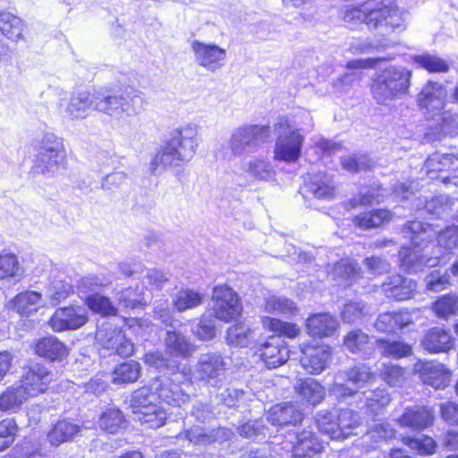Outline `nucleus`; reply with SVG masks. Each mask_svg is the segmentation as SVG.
I'll use <instances>...</instances> for the list:
<instances>
[{
    "label": "nucleus",
    "mask_w": 458,
    "mask_h": 458,
    "mask_svg": "<svg viewBox=\"0 0 458 458\" xmlns=\"http://www.w3.org/2000/svg\"><path fill=\"white\" fill-rule=\"evenodd\" d=\"M343 20L349 25L365 23L381 35L403 31L409 21V13L394 5H385L383 0H368L360 6H345Z\"/></svg>",
    "instance_id": "1"
},
{
    "label": "nucleus",
    "mask_w": 458,
    "mask_h": 458,
    "mask_svg": "<svg viewBox=\"0 0 458 458\" xmlns=\"http://www.w3.org/2000/svg\"><path fill=\"white\" fill-rule=\"evenodd\" d=\"M199 144V130L195 124H186L174 130L169 140L160 147L149 163L152 174L188 163L195 156Z\"/></svg>",
    "instance_id": "2"
},
{
    "label": "nucleus",
    "mask_w": 458,
    "mask_h": 458,
    "mask_svg": "<svg viewBox=\"0 0 458 458\" xmlns=\"http://www.w3.org/2000/svg\"><path fill=\"white\" fill-rule=\"evenodd\" d=\"M403 233L410 237L412 247H403L399 251L401 267L408 273H415L424 267H436L438 256H429L428 245L424 242L434 239L436 232L433 225L420 221H411L404 225Z\"/></svg>",
    "instance_id": "3"
},
{
    "label": "nucleus",
    "mask_w": 458,
    "mask_h": 458,
    "mask_svg": "<svg viewBox=\"0 0 458 458\" xmlns=\"http://www.w3.org/2000/svg\"><path fill=\"white\" fill-rule=\"evenodd\" d=\"M262 326L276 335L270 336L260 346L259 355L268 369H275L286 362L289 358V351L283 344L280 336L295 338L300 333V328L295 324L270 317L262 318Z\"/></svg>",
    "instance_id": "4"
},
{
    "label": "nucleus",
    "mask_w": 458,
    "mask_h": 458,
    "mask_svg": "<svg viewBox=\"0 0 458 458\" xmlns=\"http://www.w3.org/2000/svg\"><path fill=\"white\" fill-rule=\"evenodd\" d=\"M411 72L401 66H389L377 72L372 80L370 91L379 105H389L408 92Z\"/></svg>",
    "instance_id": "5"
},
{
    "label": "nucleus",
    "mask_w": 458,
    "mask_h": 458,
    "mask_svg": "<svg viewBox=\"0 0 458 458\" xmlns=\"http://www.w3.org/2000/svg\"><path fill=\"white\" fill-rule=\"evenodd\" d=\"M142 94L134 89H126L120 93L96 92L95 110L111 119L121 122L140 113Z\"/></svg>",
    "instance_id": "6"
},
{
    "label": "nucleus",
    "mask_w": 458,
    "mask_h": 458,
    "mask_svg": "<svg viewBox=\"0 0 458 458\" xmlns=\"http://www.w3.org/2000/svg\"><path fill=\"white\" fill-rule=\"evenodd\" d=\"M151 382L158 399L169 405L182 407L190 400L188 392L191 388V380L189 365H177L176 370L169 377L160 376Z\"/></svg>",
    "instance_id": "7"
},
{
    "label": "nucleus",
    "mask_w": 458,
    "mask_h": 458,
    "mask_svg": "<svg viewBox=\"0 0 458 458\" xmlns=\"http://www.w3.org/2000/svg\"><path fill=\"white\" fill-rule=\"evenodd\" d=\"M33 148L36 154L34 172L42 174H54L64 167L66 151L62 138L53 132H44L35 138Z\"/></svg>",
    "instance_id": "8"
},
{
    "label": "nucleus",
    "mask_w": 458,
    "mask_h": 458,
    "mask_svg": "<svg viewBox=\"0 0 458 458\" xmlns=\"http://www.w3.org/2000/svg\"><path fill=\"white\" fill-rule=\"evenodd\" d=\"M157 399L156 391L152 389V382L148 386L135 390L130 400L134 419L150 428L162 427L166 420L167 412L157 404Z\"/></svg>",
    "instance_id": "9"
},
{
    "label": "nucleus",
    "mask_w": 458,
    "mask_h": 458,
    "mask_svg": "<svg viewBox=\"0 0 458 458\" xmlns=\"http://www.w3.org/2000/svg\"><path fill=\"white\" fill-rule=\"evenodd\" d=\"M446 96L447 90L443 84L428 81L422 87L417 99L420 107L440 123L444 131L451 127L452 123L458 119V115H453L444 110Z\"/></svg>",
    "instance_id": "10"
},
{
    "label": "nucleus",
    "mask_w": 458,
    "mask_h": 458,
    "mask_svg": "<svg viewBox=\"0 0 458 458\" xmlns=\"http://www.w3.org/2000/svg\"><path fill=\"white\" fill-rule=\"evenodd\" d=\"M275 132L277 135L274 159L287 164L295 163L301 156L304 136L300 130L292 127L288 118L282 117L275 124Z\"/></svg>",
    "instance_id": "11"
},
{
    "label": "nucleus",
    "mask_w": 458,
    "mask_h": 458,
    "mask_svg": "<svg viewBox=\"0 0 458 458\" xmlns=\"http://www.w3.org/2000/svg\"><path fill=\"white\" fill-rule=\"evenodd\" d=\"M374 380L375 374L371 369L365 364H359L338 371L335 375V381L329 388V393L338 400H344L353 396Z\"/></svg>",
    "instance_id": "12"
},
{
    "label": "nucleus",
    "mask_w": 458,
    "mask_h": 458,
    "mask_svg": "<svg viewBox=\"0 0 458 458\" xmlns=\"http://www.w3.org/2000/svg\"><path fill=\"white\" fill-rule=\"evenodd\" d=\"M270 130L266 125L246 124L232 132L228 148L232 154L240 157L256 151L259 146L269 137Z\"/></svg>",
    "instance_id": "13"
},
{
    "label": "nucleus",
    "mask_w": 458,
    "mask_h": 458,
    "mask_svg": "<svg viewBox=\"0 0 458 458\" xmlns=\"http://www.w3.org/2000/svg\"><path fill=\"white\" fill-rule=\"evenodd\" d=\"M212 303L214 316L219 320L230 322L242 313L237 293L227 285H217L213 289Z\"/></svg>",
    "instance_id": "14"
},
{
    "label": "nucleus",
    "mask_w": 458,
    "mask_h": 458,
    "mask_svg": "<svg viewBox=\"0 0 458 458\" xmlns=\"http://www.w3.org/2000/svg\"><path fill=\"white\" fill-rule=\"evenodd\" d=\"M53 379L54 375L46 365L35 363L23 369L17 383L26 396L30 399L44 394Z\"/></svg>",
    "instance_id": "15"
},
{
    "label": "nucleus",
    "mask_w": 458,
    "mask_h": 458,
    "mask_svg": "<svg viewBox=\"0 0 458 458\" xmlns=\"http://www.w3.org/2000/svg\"><path fill=\"white\" fill-rule=\"evenodd\" d=\"M191 50L196 64L204 70L216 72L224 67L226 61V50L215 43L192 40Z\"/></svg>",
    "instance_id": "16"
},
{
    "label": "nucleus",
    "mask_w": 458,
    "mask_h": 458,
    "mask_svg": "<svg viewBox=\"0 0 458 458\" xmlns=\"http://www.w3.org/2000/svg\"><path fill=\"white\" fill-rule=\"evenodd\" d=\"M89 321L88 310L84 306L70 305L58 308L48 320L54 332L73 331L82 327Z\"/></svg>",
    "instance_id": "17"
},
{
    "label": "nucleus",
    "mask_w": 458,
    "mask_h": 458,
    "mask_svg": "<svg viewBox=\"0 0 458 458\" xmlns=\"http://www.w3.org/2000/svg\"><path fill=\"white\" fill-rule=\"evenodd\" d=\"M96 340L103 348L122 357L131 356L134 351L133 344L126 338L124 333L121 329L113 328L109 324L98 328Z\"/></svg>",
    "instance_id": "18"
},
{
    "label": "nucleus",
    "mask_w": 458,
    "mask_h": 458,
    "mask_svg": "<svg viewBox=\"0 0 458 458\" xmlns=\"http://www.w3.org/2000/svg\"><path fill=\"white\" fill-rule=\"evenodd\" d=\"M225 369L226 364L221 354L206 352L199 357L195 366V376L211 386H216L221 382Z\"/></svg>",
    "instance_id": "19"
},
{
    "label": "nucleus",
    "mask_w": 458,
    "mask_h": 458,
    "mask_svg": "<svg viewBox=\"0 0 458 458\" xmlns=\"http://www.w3.org/2000/svg\"><path fill=\"white\" fill-rule=\"evenodd\" d=\"M301 364L307 373L319 375L332 361V349L329 345H303Z\"/></svg>",
    "instance_id": "20"
},
{
    "label": "nucleus",
    "mask_w": 458,
    "mask_h": 458,
    "mask_svg": "<svg viewBox=\"0 0 458 458\" xmlns=\"http://www.w3.org/2000/svg\"><path fill=\"white\" fill-rule=\"evenodd\" d=\"M423 169L431 179L434 178L431 174L447 173L446 175H440L444 182L457 184L458 179V152L454 154L434 153L429 156L424 163Z\"/></svg>",
    "instance_id": "21"
},
{
    "label": "nucleus",
    "mask_w": 458,
    "mask_h": 458,
    "mask_svg": "<svg viewBox=\"0 0 458 458\" xmlns=\"http://www.w3.org/2000/svg\"><path fill=\"white\" fill-rule=\"evenodd\" d=\"M96 92H80L70 98L64 105L60 103V113L68 121L83 120L89 115L91 108L95 110Z\"/></svg>",
    "instance_id": "22"
},
{
    "label": "nucleus",
    "mask_w": 458,
    "mask_h": 458,
    "mask_svg": "<svg viewBox=\"0 0 458 458\" xmlns=\"http://www.w3.org/2000/svg\"><path fill=\"white\" fill-rule=\"evenodd\" d=\"M414 370L424 384L429 385L435 389L445 388L450 382V371L438 362L420 360L415 363Z\"/></svg>",
    "instance_id": "23"
},
{
    "label": "nucleus",
    "mask_w": 458,
    "mask_h": 458,
    "mask_svg": "<svg viewBox=\"0 0 458 458\" xmlns=\"http://www.w3.org/2000/svg\"><path fill=\"white\" fill-rule=\"evenodd\" d=\"M416 288V281L401 275L387 276L381 284V290L385 296L389 300L396 301L411 299Z\"/></svg>",
    "instance_id": "24"
},
{
    "label": "nucleus",
    "mask_w": 458,
    "mask_h": 458,
    "mask_svg": "<svg viewBox=\"0 0 458 458\" xmlns=\"http://www.w3.org/2000/svg\"><path fill=\"white\" fill-rule=\"evenodd\" d=\"M293 437L295 443L293 445V458H321L324 450L322 441L310 430H303L296 434H290Z\"/></svg>",
    "instance_id": "25"
},
{
    "label": "nucleus",
    "mask_w": 458,
    "mask_h": 458,
    "mask_svg": "<svg viewBox=\"0 0 458 458\" xmlns=\"http://www.w3.org/2000/svg\"><path fill=\"white\" fill-rule=\"evenodd\" d=\"M233 435L230 428H217L211 430L201 426L194 425L186 429L183 436L188 441L195 445H206L215 442H224Z\"/></svg>",
    "instance_id": "26"
},
{
    "label": "nucleus",
    "mask_w": 458,
    "mask_h": 458,
    "mask_svg": "<svg viewBox=\"0 0 458 458\" xmlns=\"http://www.w3.org/2000/svg\"><path fill=\"white\" fill-rule=\"evenodd\" d=\"M327 274L340 284L351 285L361 274L358 263L350 258L342 259L333 266H327Z\"/></svg>",
    "instance_id": "27"
},
{
    "label": "nucleus",
    "mask_w": 458,
    "mask_h": 458,
    "mask_svg": "<svg viewBox=\"0 0 458 458\" xmlns=\"http://www.w3.org/2000/svg\"><path fill=\"white\" fill-rule=\"evenodd\" d=\"M305 188L317 199H331L335 196V184L332 176L318 172L308 174Z\"/></svg>",
    "instance_id": "28"
},
{
    "label": "nucleus",
    "mask_w": 458,
    "mask_h": 458,
    "mask_svg": "<svg viewBox=\"0 0 458 458\" xmlns=\"http://www.w3.org/2000/svg\"><path fill=\"white\" fill-rule=\"evenodd\" d=\"M433 421V411L425 406L407 408L397 420L401 427L409 428L413 430H422L431 426Z\"/></svg>",
    "instance_id": "29"
},
{
    "label": "nucleus",
    "mask_w": 458,
    "mask_h": 458,
    "mask_svg": "<svg viewBox=\"0 0 458 458\" xmlns=\"http://www.w3.org/2000/svg\"><path fill=\"white\" fill-rule=\"evenodd\" d=\"M34 352L51 361H62L69 355L68 347L55 336H47L36 341Z\"/></svg>",
    "instance_id": "30"
},
{
    "label": "nucleus",
    "mask_w": 458,
    "mask_h": 458,
    "mask_svg": "<svg viewBox=\"0 0 458 458\" xmlns=\"http://www.w3.org/2000/svg\"><path fill=\"white\" fill-rule=\"evenodd\" d=\"M294 389L301 403L311 406L319 404L326 397L325 387L310 377L299 379Z\"/></svg>",
    "instance_id": "31"
},
{
    "label": "nucleus",
    "mask_w": 458,
    "mask_h": 458,
    "mask_svg": "<svg viewBox=\"0 0 458 458\" xmlns=\"http://www.w3.org/2000/svg\"><path fill=\"white\" fill-rule=\"evenodd\" d=\"M421 344L430 353L446 352L454 347V338L445 329L432 327L425 334Z\"/></svg>",
    "instance_id": "32"
},
{
    "label": "nucleus",
    "mask_w": 458,
    "mask_h": 458,
    "mask_svg": "<svg viewBox=\"0 0 458 458\" xmlns=\"http://www.w3.org/2000/svg\"><path fill=\"white\" fill-rule=\"evenodd\" d=\"M309 335L327 337L334 335L339 327L337 319L329 313H318L310 316L306 320Z\"/></svg>",
    "instance_id": "33"
},
{
    "label": "nucleus",
    "mask_w": 458,
    "mask_h": 458,
    "mask_svg": "<svg viewBox=\"0 0 458 458\" xmlns=\"http://www.w3.org/2000/svg\"><path fill=\"white\" fill-rule=\"evenodd\" d=\"M81 426L67 420H60L54 423L47 434V440L52 446L72 441L81 432Z\"/></svg>",
    "instance_id": "34"
},
{
    "label": "nucleus",
    "mask_w": 458,
    "mask_h": 458,
    "mask_svg": "<svg viewBox=\"0 0 458 458\" xmlns=\"http://www.w3.org/2000/svg\"><path fill=\"white\" fill-rule=\"evenodd\" d=\"M11 308L21 316L29 317L45 306L42 296L35 291H25L17 294L11 301Z\"/></svg>",
    "instance_id": "35"
},
{
    "label": "nucleus",
    "mask_w": 458,
    "mask_h": 458,
    "mask_svg": "<svg viewBox=\"0 0 458 458\" xmlns=\"http://www.w3.org/2000/svg\"><path fill=\"white\" fill-rule=\"evenodd\" d=\"M302 419V413L292 403L273 406L267 415V420L274 426L296 424Z\"/></svg>",
    "instance_id": "36"
},
{
    "label": "nucleus",
    "mask_w": 458,
    "mask_h": 458,
    "mask_svg": "<svg viewBox=\"0 0 458 458\" xmlns=\"http://www.w3.org/2000/svg\"><path fill=\"white\" fill-rule=\"evenodd\" d=\"M30 399L23 393L18 383L8 386L0 394V411L8 413L18 412Z\"/></svg>",
    "instance_id": "37"
},
{
    "label": "nucleus",
    "mask_w": 458,
    "mask_h": 458,
    "mask_svg": "<svg viewBox=\"0 0 458 458\" xmlns=\"http://www.w3.org/2000/svg\"><path fill=\"white\" fill-rule=\"evenodd\" d=\"M344 348L352 353L369 355L373 351L370 337L361 329H352L344 337Z\"/></svg>",
    "instance_id": "38"
},
{
    "label": "nucleus",
    "mask_w": 458,
    "mask_h": 458,
    "mask_svg": "<svg viewBox=\"0 0 458 458\" xmlns=\"http://www.w3.org/2000/svg\"><path fill=\"white\" fill-rule=\"evenodd\" d=\"M204 301V294L191 288H182L172 295V304L178 312H185L199 307Z\"/></svg>",
    "instance_id": "39"
},
{
    "label": "nucleus",
    "mask_w": 458,
    "mask_h": 458,
    "mask_svg": "<svg viewBox=\"0 0 458 458\" xmlns=\"http://www.w3.org/2000/svg\"><path fill=\"white\" fill-rule=\"evenodd\" d=\"M25 29V22L20 17L9 12H0V31L8 39L15 42L22 39Z\"/></svg>",
    "instance_id": "40"
},
{
    "label": "nucleus",
    "mask_w": 458,
    "mask_h": 458,
    "mask_svg": "<svg viewBox=\"0 0 458 458\" xmlns=\"http://www.w3.org/2000/svg\"><path fill=\"white\" fill-rule=\"evenodd\" d=\"M165 343L166 352L172 356L186 358L195 351L187 338L177 331L168 330Z\"/></svg>",
    "instance_id": "41"
},
{
    "label": "nucleus",
    "mask_w": 458,
    "mask_h": 458,
    "mask_svg": "<svg viewBox=\"0 0 458 458\" xmlns=\"http://www.w3.org/2000/svg\"><path fill=\"white\" fill-rule=\"evenodd\" d=\"M376 344L381 355L386 358L398 360L412 354L411 345L403 341L380 338Z\"/></svg>",
    "instance_id": "42"
},
{
    "label": "nucleus",
    "mask_w": 458,
    "mask_h": 458,
    "mask_svg": "<svg viewBox=\"0 0 458 458\" xmlns=\"http://www.w3.org/2000/svg\"><path fill=\"white\" fill-rule=\"evenodd\" d=\"M116 296L118 304L127 310L142 308L148 301L143 288H140L139 285L124 288L119 291Z\"/></svg>",
    "instance_id": "43"
},
{
    "label": "nucleus",
    "mask_w": 458,
    "mask_h": 458,
    "mask_svg": "<svg viewBox=\"0 0 458 458\" xmlns=\"http://www.w3.org/2000/svg\"><path fill=\"white\" fill-rule=\"evenodd\" d=\"M337 422V411H330L323 410L316 415V424L318 430L327 435L333 440L341 439L342 432L338 430L339 424Z\"/></svg>",
    "instance_id": "44"
},
{
    "label": "nucleus",
    "mask_w": 458,
    "mask_h": 458,
    "mask_svg": "<svg viewBox=\"0 0 458 458\" xmlns=\"http://www.w3.org/2000/svg\"><path fill=\"white\" fill-rule=\"evenodd\" d=\"M124 422V417L119 409L108 407L101 413L98 423L102 431L117 434L123 428Z\"/></svg>",
    "instance_id": "45"
},
{
    "label": "nucleus",
    "mask_w": 458,
    "mask_h": 458,
    "mask_svg": "<svg viewBox=\"0 0 458 458\" xmlns=\"http://www.w3.org/2000/svg\"><path fill=\"white\" fill-rule=\"evenodd\" d=\"M246 173L250 177L268 182L274 179L276 170L271 162L267 158L256 157L248 162Z\"/></svg>",
    "instance_id": "46"
},
{
    "label": "nucleus",
    "mask_w": 458,
    "mask_h": 458,
    "mask_svg": "<svg viewBox=\"0 0 458 458\" xmlns=\"http://www.w3.org/2000/svg\"><path fill=\"white\" fill-rule=\"evenodd\" d=\"M338 430L342 432L341 439L344 440L352 435L357 434L355 430L361 425L359 412L350 409L337 411Z\"/></svg>",
    "instance_id": "47"
},
{
    "label": "nucleus",
    "mask_w": 458,
    "mask_h": 458,
    "mask_svg": "<svg viewBox=\"0 0 458 458\" xmlns=\"http://www.w3.org/2000/svg\"><path fill=\"white\" fill-rule=\"evenodd\" d=\"M141 366L135 360H129L118 365L113 371L114 384H128L137 381L140 375Z\"/></svg>",
    "instance_id": "48"
},
{
    "label": "nucleus",
    "mask_w": 458,
    "mask_h": 458,
    "mask_svg": "<svg viewBox=\"0 0 458 458\" xmlns=\"http://www.w3.org/2000/svg\"><path fill=\"white\" fill-rule=\"evenodd\" d=\"M413 62L428 72L445 73L450 69L448 62L436 54L423 53L412 57Z\"/></svg>",
    "instance_id": "49"
},
{
    "label": "nucleus",
    "mask_w": 458,
    "mask_h": 458,
    "mask_svg": "<svg viewBox=\"0 0 458 458\" xmlns=\"http://www.w3.org/2000/svg\"><path fill=\"white\" fill-rule=\"evenodd\" d=\"M431 310L437 318L442 319L457 315L458 295L454 293L442 295L432 303Z\"/></svg>",
    "instance_id": "50"
},
{
    "label": "nucleus",
    "mask_w": 458,
    "mask_h": 458,
    "mask_svg": "<svg viewBox=\"0 0 458 458\" xmlns=\"http://www.w3.org/2000/svg\"><path fill=\"white\" fill-rule=\"evenodd\" d=\"M391 213L387 209H377L357 216L354 223L362 229L378 227L391 219Z\"/></svg>",
    "instance_id": "51"
},
{
    "label": "nucleus",
    "mask_w": 458,
    "mask_h": 458,
    "mask_svg": "<svg viewBox=\"0 0 458 458\" xmlns=\"http://www.w3.org/2000/svg\"><path fill=\"white\" fill-rule=\"evenodd\" d=\"M254 339V332L245 324H236L227 330L226 342L229 345L246 347Z\"/></svg>",
    "instance_id": "52"
},
{
    "label": "nucleus",
    "mask_w": 458,
    "mask_h": 458,
    "mask_svg": "<svg viewBox=\"0 0 458 458\" xmlns=\"http://www.w3.org/2000/svg\"><path fill=\"white\" fill-rule=\"evenodd\" d=\"M433 229L436 232L435 237L437 236L438 250L435 255H437L438 259L443 255L441 249L452 251L458 247V226H447L441 232H437L434 227Z\"/></svg>",
    "instance_id": "53"
},
{
    "label": "nucleus",
    "mask_w": 458,
    "mask_h": 458,
    "mask_svg": "<svg viewBox=\"0 0 458 458\" xmlns=\"http://www.w3.org/2000/svg\"><path fill=\"white\" fill-rule=\"evenodd\" d=\"M264 310L274 314L293 316L297 311L293 301L284 297L269 296L266 299Z\"/></svg>",
    "instance_id": "54"
},
{
    "label": "nucleus",
    "mask_w": 458,
    "mask_h": 458,
    "mask_svg": "<svg viewBox=\"0 0 458 458\" xmlns=\"http://www.w3.org/2000/svg\"><path fill=\"white\" fill-rule=\"evenodd\" d=\"M369 315V308L362 301H350L346 302L342 310V319L345 323H355L363 317Z\"/></svg>",
    "instance_id": "55"
},
{
    "label": "nucleus",
    "mask_w": 458,
    "mask_h": 458,
    "mask_svg": "<svg viewBox=\"0 0 458 458\" xmlns=\"http://www.w3.org/2000/svg\"><path fill=\"white\" fill-rule=\"evenodd\" d=\"M85 302L90 310L102 316H112L116 313V309L110 299L98 293L89 295Z\"/></svg>",
    "instance_id": "56"
},
{
    "label": "nucleus",
    "mask_w": 458,
    "mask_h": 458,
    "mask_svg": "<svg viewBox=\"0 0 458 458\" xmlns=\"http://www.w3.org/2000/svg\"><path fill=\"white\" fill-rule=\"evenodd\" d=\"M72 287L69 283L62 280L53 281L47 290L46 296L48 299V304L51 306L57 305L63 300H65L71 292Z\"/></svg>",
    "instance_id": "57"
},
{
    "label": "nucleus",
    "mask_w": 458,
    "mask_h": 458,
    "mask_svg": "<svg viewBox=\"0 0 458 458\" xmlns=\"http://www.w3.org/2000/svg\"><path fill=\"white\" fill-rule=\"evenodd\" d=\"M403 443L412 450L417 451L420 455H430L436 452V441L427 436L418 438L409 437H403Z\"/></svg>",
    "instance_id": "58"
},
{
    "label": "nucleus",
    "mask_w": 458,
    "mask_h": 458,
    "mask_svg": "<svg viewBox=\"0 0 458 458\" xmlns=\"http://www.w3.org/2000/svg\"><path fill=\"white\" fill-rule=\"evenodd\" d=\"M221 400L227 407H238L252 400L254 395L250 391L236 388H226L221 393Z\"/></svg>",
    "instance_id": "59"
},
{
    "label": "nucleus",
    "mask_w": 458,
    "mask_h": 458,
    "mask_svg": "<svg viewBox=\"0 0 458 458\" xmlns=\"http://www.w3.org/2000/svg\"><path fill=\"white\" fill-rule=\"evenodd\" d=\"M391 398L385 389L377 388L366 395V406L370 412L374 414L379 411L390 403Z\"/></svg>",
    "instance_id": "60"
},
{
    "label": "nucleus",
    "mask_w": 458,
    "mask_h": 458,
    "mask_svg": "<svg viewBox=\"0 0 458 458\" xmlns=\"http://www.w3.org/2000/svg\"><path fill=\"white\" fill-rule=\"evenodd\" d=\"M381 378L391 386H399L405 380V370L398 365L383 364L380 370Z\"/></svg>",
    "instance_id": "61"
},
{
    "label": "nucleus",
    "mask_w": 458,
    "mask_h": 458,
    "mask_svg": "<svg viewBox=\"0 0 458 458\" xmlns=\"http://www.w3.org/2000/svg\"><path fill=\"white\" fill-rule=\"evenodd\" d=\"M19 270L20 264L17 257L14 254H0V281L16 276Z\"/></svg>",
    "instance_id": "62"
},
{
    "label": "nucleus",
    "mask_w": 458,
    "mask_h": 458,
    "mask_svg": "<svg viewBox=\"0 0 458 458\" xmlns=\"http://www.w3.org/2000/svg\"><path fill=\"white\" fill-rule=\"evenodd\" d=\"M192 332L199 340H211L216 335L214 318L210 315H203L199 324L193 328Z\"/></svg>",
    "instance_id": "63"
},
{
    "label": "nucleus",
    "mask_w": 458,
    "mask_h": 458,
    "mask_svg": "<svg viewBox=\"0 0 458 458\" xmlns=\"http://www.w3.org/2000/svg\"><path fill=\"white\" fill-rule=\"evenodd\" d=\"M427 290L440 292L450 284V276L447 270L442 272L434 270L425 277Z\"/></svg>",
    "instance_id": "64"
}]
</instances>
